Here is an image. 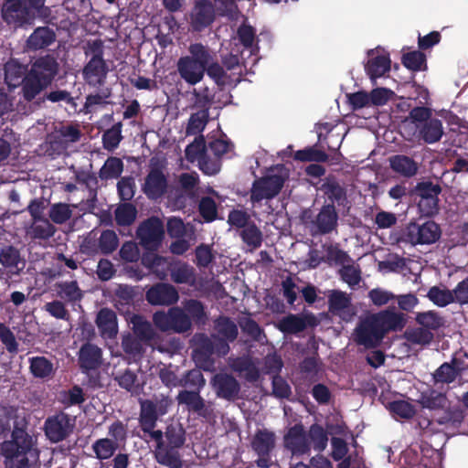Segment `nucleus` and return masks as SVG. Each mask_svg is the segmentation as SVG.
<instances>
[{
	"instance_id": "obj_9",
	"label": "nucleus",
	"mask_w": 468,
	"mask_h": 468,
	"mask_svg": "<svg viewBox=\"0 0 468 468\" xmlns=\"http://www.w3.org/2000/svg\"><path fill=\"white\" fill-rule=\"evenodd\" d=\"M74 428L75 420L63 411L48 417L44 422L45 435L53 443L66 440Z\"/></svg>"
},
{
	"instance_id": "obj_61",
	"label": "nucleus",
	"mask_w": 468,
	"mask_h": 468,
	"mask_svg": "<svg viewBox=\"0 0 468 468\" xmlns=\"http://www.w3.org/2000/svg\"><path fill=\"white\" fill-rule=\"evenodd\" d=\"M388 410L393 415L405 420L411 419L416 413L414 406L405 400H394L389 402Z\"/></svg>"
},
{
	"instance_id": "obj_20",
	"label": "nucleus",
	"mask_w": 468,
	"mask_h": 468,
	"mask_svg": "<svg viewBox=\"0 0 468 468\" xmlns=\"http://www.w3.org/2000/svg\"><path fill=\"white\" fill-rule=\"evenodd\" d=\"M328 310L345 322L351 321L356 314L351 307L350 298L342 291H332L328 297Z\"/></svg>"
},
{
	"instance_id": "obj_48",
	"label": "nucleus",
	"mask_w": 468,
	"mask_h": 468,
	"mask_svg": "<svg viewBox=\"0 0 468 468\" xmlns=\"http://www.w3.org/2000/svg\"><path fill=\"white\" fill-rule=\"evenodd\" d=\"M239 236L250 250L260 248L262 244V233L253 222L241 229Z\"/></svg>"
},
{
	"instance_id": "obj_63",
	"label": "nucleus",
	"mask_w": 468,
	"mask_h": 468,
	"mask_svg": "<svg viewBox=\"0 0 468 468\" xmlns=\"http://www.w3.org/2000/svg\"><path fill=\"white\" fill-rule=\"evenodd\" d=\"M198 211L206 222H212L217 218L218 207L215 200L210 197H204L199 201Z\"/></svg>"
},
{
	"instance_id": "obj_21",
	"label": "nucleus",
	"mask_w": 468,
	"mask_h": 468,
	"mask_svg": "<svg viewBox=\"0 0 468 468\" xmlns=\"http://www.w3.org/2000/svg\"><path fill=\"white\" fill-rule=\"evenodd\" d=\"M78 363L84 374L98 369L102 364V350L94 344H83L79 350Z\"/></svg>"
},
{
	"instance_id": "obj_51",
	"label": "nucleus",
	"mask_w": 468,
	"mask_h": 468,
	"mask_svg": "<svg viewBox=\"0 0 468 468\" xmlns=\"http://www.w3.org/2000/svg\"><path fill=\"white\" fill-rule=\"evenodd\" d=\"M122 124L121 122H119L103 133L102 144L104 149L108 151H113L119 146L121 141L122 140Z\"/></svg>"
},
{
	"instance_id": "obj_42",
	"label": "nucleus",
	"mask_w": 468,
	"mask_h": 468,
	"mask_svg": "<svg viewBox=\"0 0 468 468\" xmlns=\"http://www.w3.org/2000/svg\"><path fill=\"white\" fill-rule=\"evenodd\" d=\"M401 63L405 68L414 72L427 69V58L421 50L404 53L401 57Z\"/></svg>"
},
{
	"instance_id": "obj_27",
	"label": "nucleus",
	"mask_w": 468,
	"mask_h": 468,
	"mask_svg": "<svg viewBox=\"0 0 468 468\" xmlns=\"http://www.w3.org/2000/svg\"><path fill=\"white\" fill-rule=\"evenodd\" d=\"M444 134L442 122L440 119L432 118L425 123L420 124L415 130L414 135L419 141L432 144L439 142Z\"/></svg>"
},
{
	"instance_id": "obj_58",
	"label": "nucleus",
	"mask_w": 468,
	"mask_h": 468,
	"mask_svg": "<svg viewBox=\"0 0 468 468\" xmlns=\"http://www.w3.org/2000/svg\"><path fill=\"white\" fill-rule=\"evenodd\" d=\"M441 192V186L431 181L419 182L414 188V193L420 199L438 198Z\"/></svg>"
},
{
	"instance_id": "obj_34",
	"label": "nucleus",
	"mask_w": 468,
	"mask_h": 468,
	"mask_svg": "<svg viewBox=\"0 0 468 468\" xmlns=\"http://www.w3.org/2000/svg\"><path fill=\"white\" fill-rule=\"evenodd\" d=\"M22 261L20 251L13 245H5L0 249V264L12 274L18 275L22 268L18 264Z\"/></svg>"
},
{
	"instance_id": "obj_55",
	"label": "nucleus",
	"mask_w": 468,
	"mask_h": 468,
	"mask_svg": "<svg viewBox=\"0 0 468 468\" xmlns=\"http://www.w3.org/2000/svg\"><path fill=\"white\" fill-rule=\"evenodd\" d=\"M98 242L101 253L109 255L117 249L119 239L114 230L105 229L101 233Z\"/></svg>"
},
{
	"instance_id": "obj_2",
	"label": "nucleus",
	"mask_w": 468,
	"mask_h": 468,
	"mask_svg": "<svg viewBox=\"0 0 468 468\" xmlns=\"http://www.w3.org/2000/svg\"><path fill=\"white\" fill-rule=\"evenodd\" d=\"M33 438L25 428L14 426L11 439L0 445V452L4 457L5 468H34L29 461L33 452Z\"/></svg>"
},
{
	"instance_id": "obj_54",
	"label": "nucleus",
	"mask_w": 468,
	"mask_h": 468,
	"mask_svg": "<svg viewBox=\"0 0 468 468\" xmlns=\"http://www.w3.org/2000/svg\"><path fill=\"white\" fill-rule=\"evenodd\" d=\"M186 314L197 324H204L207 320V313L204 304L196 299L187 300L184 305Z\"/></svg>"
},
{
	"instance_id": "obj_47",
	"label": "nucleus",
	"mask_w": 468,
	"mask_h": 468,
	"mask_svg": "<svg viewBox=\"0 0 468 468\" xmlns=\"http://www.w3.org/2000/svg\"><path fill=\"white\" fill-rule=\"evenodd\" d=\"M169 275L176 283H188L195 279L194 269L186 263H172Z\"/></svg>"
},
{
	"instance_id": "obj_64",
	"label": "nucleus",
	"mask_w": 468,
	"mask_h": 468,
	"mask_svg": "<svg viewBox=\"0 0 468 468\" xmlns=\"http://www.w3.org/2000/svg\"><path fill=\"white\" fill-rule=\"evenodd\" d=\"M272 396L277 399H289L292 395V388L285 378L280 375H273L271 379Z\"/></svg>"
},
{
	"instance_id": "obj_30",
	"label": "nucleus",
	"mask_w": 468,
	"mask_h": 468,
	"mask_svg": "<svg viewBox=\"0 0 468 468\" xmlns=\"http://www.w3.org/2000/svg\"><path fill=\"white\" fill-rule=\"evenodd\" d=\"M55 288L57 296L71 305L80 303L83 298V292L77 281L57 282Z\"/></svg>"
},
{
	"instance_id": "obj_35",
	"label": "nucleus",
	"mask_w": 468,
	"mask_h": 468,
	"mask_svg": "<svg viewBox=\"0 0 468 468\" xmlns=\"http://www.w3.org/2000/svg\"><path fill=\"white\" fill-rule=\"evenodd\" d=\"M389 165L395 173L408 178L414 176L418 172V164L414 159L403 154L390 157Z\"/></svg>"
},
{
	"instance_id": "obj_29",
	"label": "nucleus",
	"mask_w": 468,
	"mask_h": 468,
	"mask_svg": "<svg viewBox=\"0 0 468 468\" xmlns=\"http://www.w3.org/2000/svg\"><path fill=\"white\" fill-rule=\"evenodd\" d=\"M4 20L15 27H20L27 20L28 12L21 0H12L2 7Z\"/></svg>"
},
{
	"instance_id": "obj_26",
	"label": "nucleus",
	"mask_w": 468,
	"mask_h": 468,
	"mask_svg": "<svg viewBox=\"0 0 468 468\" xmlns=\"http://www.w3.org/2000/svg\"><path fill=\"white\" fill-rule=\"evenodd\" d=\"M96 325L103 338L112 339L118 334L116 313L107 307L101 308L96 316Z\"/></svg>"
},
{
	"instance_id": "obj_16",
	"label": "nucleus",
	"mask_w": 468,
	"mask_h": 468,
	"mask_svg": "<svg viewBox=\"0 0 468 468\" xmlns=\"http://www.w3.org/2000/svg\"><path fill=\"white\" fill-rule=\"evenodd\" d=\"M168 189V180L161 168L152 167L142 185V191L151 200L164 197Z\"/></svg>"
},
{
	"instance_id": "obj_25",
	"label": "nucleus",
	"mask_w": 468,
	"mask_h": 468,
	"mask_svg": "<svg viewBox=\"0 0 468 468\" xmlns=\"http://www.w3.org/2000/svg\"><path fill=\"white\" fill-rule=\"evenodd\" d=\"M56 40L55 31L48 27H38L29 35L25 48L27 51L45 49Z\"/></svg>"
},
{
	"instance_id": "obj_38",
	"label": "nucleus",
	"mask_w": 468,
	"mask_h": 468,
	"mask_svg": "<svg viewBox=\"0 0 468 468\" xmlns=\"http://www.w3.org/2000/svg\"><path fill=\"white\" fill-rule=\"evenodd\" d=\"M215 330L226 343L234 342L239 335L237 324L228 316H219L214 322Z\"/></svg>"
},
{
	"instance_id": "obj_60",
	"label": "nucleus",
	"mask_w": 468,
	"mask_h": 468,
	"mask_svg": "<svg viewBox=\"0 0 468 468\" xmlns=\"http://www.w3.org/2000/svg\"><path fill=\"white\" fill-rule=\"evenodd\" d=\"M44 310L56 319L67 322L71 320V315L62 301L53 300L48 302L44 305Z\"/></svg>"
},
{
	"instance_id": "obj_7",
	"label": "nucleus",
	"mask_w": 468,
	"mask_h": 468,
	"mask_svg": "<svg viewBox=\"0 0 468 468\" xmlns=\"http://www.w3.org/2000/svg\"><path fill=\"white\" fill-rule=\"evenodd\" d=\"M404 239L411 245H430L441 236L439 224L433 220L410 222L403 233Z\"/></svg>"
},
{
	"instance_id": "obj_31",
	"label": "nucleus",
	"mask_w": 468,
	"mask_h": 468,
	"mask_svg": "<svg viewBox=\"0 0 468 468\" xmlns=\"http://www.w3.org/2000/svg\"><path fill=\"white\" fill-rule=\"evenodd\" d=\"M29 371L36 378L51 379L55 373L56 367L51 360L46 356H32L28 358Z\"/></svg>"
},
{
	"instance_id": "obj_18",
	"label": "nucleus",
	"mask_w": 468,
	"mask_h": 468,
	"mask_svg": "<svg viewBox=\"0 0 468 468\" xmlns=\"http://www.w3.org/2000/svg\"><path fill=\"white\" fill-rule=\"evenodd\" d=\"M145 299L151 305L169 306L177 303L179 295L173 285L159 282L151 286L146 291Z\"/></svg>"
},
{
	"instance_id": "obj_10",
	"label": "nucleus",
	"mask_w": 468,
	"mask_h": 468,
	"mask_svg": "<svg viewBox=\"0 0 468 468\" xmlns=\"http://www.w3.org/2000/svg\"><path fill=\"white\" fill-rule=\"evenodd\" d=\"M215 5L210 0H196L188 13V24L193 32H203L216 20Z\"/></svg>"
},
{
	"instance_id": "obj_8",
	"label": "nucleus",
	"mask_w": 468,
	"mask_h": 468,
	"mask_svg": "<svg viewBox=\"0 0 468 468\" xmlns=\"http://www.w3.org/2000/svg\"><path fill=\"white\" fill-rule=\"evenodd\" d=\"M286 177L282 175H267L255 179L250 189V202L261 203L263 199L271 200L280 194Z\"/></svg>"
},
{
	"instance_id": "obj_11",
	"label": "nucleus",
	"mask_w": 468,
	"mask_h": 468,
	"mask_svg": "<svg viewBox=\"0 0 468 468\" xmlns=\"http://www.w3.org/2000/svg\"><path fill=\"white\" fill-rule=\"evenodd\" d=\"M253 452L258 455L255 464L259 468H270L271 465V452L275 447V434L267 429L256 431L250 441Z\"/></svg>"
},
{
	"instance_id": "obj_4",
	"label": "nucleus",
	"mask_w": 468,
	"mask_h": 468,
	"mask_svg": "<svg viewBox=\"0 0 468 468\" xmlns=\"http://www.w3.org/2000/svg\"><path fill=\"white\" fill-rule=\"evenodd\" d=\"M188 51L189 55L178 58L176 69L181 79L187 84L196 85L203 80L211 55L208 48L202 43L191 44Z\"/></svg>"
},
{
	"instance_id": "obj_50",
	"label": "nucleus",
	"mask_w": 468,
	"mask_h": 468,
	"mask_svg": "<svg viewBox=\"0 0 468 468\" xmlns=\"http://www.w3.org/2000/svg\"><path fill=\"white\" fill-rule=\"evenodd\" d=\"M137 215V210L134 205L129 202L121 204L115 210V221L119 226L132 225Z\"/></svg>"
},
{
	"instance_id": "obj_24",
	"label": "nucleus",
	"mask_w": 468,
	"mask_h": 468,
	"mask_svg": "<svg viewBox=\"0 0 468 468\" xmlns=\"http://www.w3.org/2000/svg\"><path fill=\"white\" fill-rule=\"evenodd\" d=\"M213 387L218 398L234 400L240 390L239 381L227 373H218L213 378Z\"/></svg>"
},
{
	"instance_id": "obj_12",
	"label": "nucleus",
	"mask_w": 468,
	"mask_h": 468,
	"mask_svg": "<svg viewBox=\"0 0 468 468\" xmlns=\"http://www.w3.org/2000/svg\"><path fill=\"white\" fill-rule=\"evenodd\" d=\"M354 341L367 348L377 347L383 340V333L379 330L371 314L360 320L353 333Z\"/></svg>"
},
{
	"instance_id": "obj_56",
	"label": "nucleus",
	"mask_w": 468,
	"mask_h": 468,
	"mask_svg": "<svg viewBox=\"0 0 468 468\" xmlns=\"http://www.w3.org/2000/svg\"><path fill=\"white\" fill-rule=\"evenodd\" d=\"M207 154L206 141L203 135H199L189 144L185 150L186 158L189 162H195Z\"/></svg>"
},
{
	"instance_id": "obj_57",
	"label": "nucleus",
	"mask_w": 468,
	"mask_h": 468,
	"mask_svg": "<svg viewBox=\"0 0 468 468\" xmlns=\"http://www.w3.org/2000/svg\"><path fill=\"white\" fill-rule=\"evenodd\" d=\"M405 338L413 345H428L433 339V334L423 327L408 329L405 332Z\"/></svg>"
},
{
	"instance_id": "obj_43",
	"label": "nucleus",
	"mask_w": 468,
	"mask_h": 468,
	"mask_svg": "<svg viewBox=\"0 0 468 468\" xmlns=\"http://www.w3.org/2000/svg\"><path fill=\"white\" fill-rule=\"evenodd\" d=\"M200 369L197 367L186 372L179 381V386L187 388L190 391L200 392L206 385V379Z\"/></svg>"
},
{
	"instance_id": "obj_36",
	"label": "nucleus",
	"mask_w": 468,
	"mask_h": 468,
	"mask_svg": "<svg viewBox=\"0 0 468 468\" xmlns=\"http://www.w3.org/2000/svg\"><path fill=\"white\" fill-rule=\"evenodd\" d=\"M320 189L330 201L329 204L342 206L346 201V191L335 179H327Z\"/></svg>"
},
{
	"instance_id": "obj_22",
	"label": "nucleus",
	"mask_w": 468,
	"mask_h": 468,
	"mask_svg": "<svg viewBox=\"0 0 468 468\" xmlns=\"http://www.w3.org/2000/svg\"><path fill=\"white\" fill-rule=\"evenodd\" d=\"M314 227L315 233L326 235L336 229L338 225V214L335 206L333 204H324L322 206L314 220Z\"/></svg>"
},
{
	"instance_id": "obj_5",
	"label": "nucleus",
	"mask_w": 468,
	"mask_h": 468,
	"mask_svg": "<svg viewBox=\"0 0 468 468\" xmlns=\"http://www.w3.org/2000/svg\"><path fill=\"white\" fill-rule=\"evenodd\" d=\"M192 357L197 367L205 371L213 368L215 360L213 356H225L230 350L229 346L225 340L218 336L213 338L204 333L196 334L192 338Z\"/></svg>"
},
{
	"instance_id": "obj_23",
	"label": "nucleus",
	"mask_w": 468,
	"mask_h": 468,
	"mask_svg": "<svg viewBox=\"0 0 468 468\" xmlns=\"http://www.w3.org/2000/svg\"><path fill=\"white\" fill-rule=\"evenodd\" d=\"M5 80L9 87L21 86V94L25 100V87L29 68L17 59L11 58L5 64Z\"/></svg>"
},
{
	"instance_id": "obj_3",
	"label": "nucleus",
	"mask_w": 468,
	"mask_h": 468,
	"mask_svg": "<svg viewBox=\"0 0 468 468\" xmlns=\"http://www.w3.org/2000/svg\"><path fill=\"white\" fill-rule=\"evenodd\" d=\"M417 402L433 411L432 420L440 425L459 426L464 419L463 411L458 406H452L444 393L429 388L420 394Z\"/></svg>"
},
{
	"instance_id": "obj_52",
	"label": "nucleus",
	"mask_w": 468,
	"mask_h": 468,
	"mask_svg": "<svg viewBox=\"0 0 468 468\" xmlns=\"http://www.w3.org/2000/svg\"><path fill=\"white\" fill-rule=\"evenodd\" d=\"M293 159L300 162L324 163L328 161V154L324 151L309 146L296 151Z\"/></svg>"
},
{
	"instance_id": "obj_46",
	"label": "nucleus",
	"mask_w": 468,
	"mask_h": 468,
	"mask_svg": "<svg viewBox=\"0 0 468 468\" xmlns=\"http://www.w3.org/2000/svg\"><path fill=\"white\" fill-rule=\"evenodd\" d=\"M455 363L456 359L453 358L452 363L441 364L432 375L434 382L445 384L453 382L459 374V370L454 366Z\"/></svg>"
},
{
	"instance_id": "obj_45",
	"label": "nucleus",
	"mask_w": 468,
	"mask_h": 468,
	"mask_svg": "<svg viewBox=\"0 0 468 468\" xmlns=\"http://www.w3.org/2000/svg\"><path fill=\"white\" fill-rule=\"evenodd\" d=\"M426 296L439 307H445L450 303H455L452 291L437 285L431 287Z\"/></svg>"
},
{
	"instance_id": "obj_33",
	"label": "nucleus",
	"mask_w": 468,
	"mask_h": 468,
	"mask_svg": "<svg viewBox=\"0 0 468 468\" xmlns=\"http://www.w3.org/2000/svg\"><path fill=\"white\" fill-rule=\"evenodd\" d=\"M154 409V400L144 399L140 401V414L138 420L143 431H150L155 428L160 416Z\"/></svg>"
},
{
	"instance_id": "obj_17",
	"label": "nucleus",
	"mask_w": 468,
	"mask_h": 468,
	"mask_svg": "<svg viewBox=\"0 0 468 468\" xmlns=\"http://www.w3.org/2000/svg\"><path fill=\"white\" fill-rule=\"evenodd\" d=\"M371 315L379 330L382 331L384 337L389 332L402 330L406 324L404 314L397 312L395 307H388Z\"/></svg>"
},
{
	"instance_id": "obj_6",
	"label": "nucleus",
	"mask_w": 468,
	"mask_h": 468,
	"mask_svg": "<svg viewBox=\"0 0 468 468\" xmlns=\"http://www.w3.org/2000/svg\"><path fill=\"white\" fill-rule=\"evenodd\" d=\"M165 443L161 451H156V462L168 468H182L183 461L178 450L186 441V431L181 426L168 425L165 432Z\"/></svg>"
},
{
	"instance_id": "obj_39",
	"label": "nucleus",
	"mask_w": 468,
	"mask_h": 468,
	"mask_svg": "<svg viewBox=\"0 0 468 468\" xmlns=\"http://www.w3.org/2000/svg\"><path fill=\"white\" fill-rule=\"evenodd\" d=\"M415 321L428 331H437L445 325V318L436 311L417 313Z\"/></svg>"
},
{
	"instance_id": "obj_1",
	"label": "nucleus",
	"mask_w": 468,
	"mask_h": 468,
	"mask_svg": "<svg viewBox=\"0 0 468 468\" xmlns=\"http://www.w3.org/2000/svg\"><path fill=\"white\" fill-rule=\"evenodd\" d=\"M59 73V63L51 54L39 56L31 61L25 87V101L31 102L50 87Z\"/></svg>"
},
{
	"instance_id": "obj_13",
	"label": "nucleus",
	"mask_w": 468,
	"mask_h": 468,
	"mask_svg": "<svg viewBox=\"0 0 468 468\" xmlns=\"http://www.w3.org/2000/svg\"><path fill=\"white\" fill-rule=\"evenodd\" d=\"M164 224L157 217H151L140 224L136 236L142 246L146 249H156L163 240Z\"/></svg>"
},
{
	"instance_id": "obj_44",
	"label": "nucleus",
	"mask_w": 468,
	"mask_h": 468,
	"mask_svg": "<svg viewBox=\"0 0 468 468\" xmlns=\"http://www.w3.org/2000/svg\"><path fill=\"white\" fill-rule=\"evenodd\" d=\"M209 119V112L207 109H201L200 111L194 112L190 115L188 123L186 129L187 135H196L202 133Z\"/></svg>"
},
{
	"instance_id": "obj_41",
	"label": "nucleus",
	"mask_w": 468,
	"mask_h": 468,
	"mask_svg": "<svg viewBox=\"0 0 468 468\" xmlns=\"http://www.w3.org/2000/svg\"><path fill=\"white\" fill-rule=\"evenodd\" d=\"M171 331L175 333H186L190 330L192 322L186 312L179 307L170 308Z\"/></svg>"
},
{
	"instance_id": "obj_37",
	"label": "nucleus",
	"mask_w": 468,
	"mask_h": 468,
	"mask_svg": "<svg viewBox=\"0 0 468 468\" xmlns=\"http://www.w3.org/2000/svg\"><path fill=\"white\" fill-rule=\"evenodd\" d=\"M131 323L133 324V331L135 336L141 341L149 343L155 338L156 333L153 328L152 324L144 319V316L134 314L131 319Z\"/></svg>"
},
{
	"instance_id": "obj_15",
	"label": "nucleus",
	"mask_w": 468,
	"mask_h": 468,
	"mask_svg": "<svg viewBox=\"0 0 468 468\" xmlns=\"http://www.w3.org/2000/svg\"><path fill=\"white\" fill-rule=\"evenodd\" d=\"M284 446L294 456L309 455L311 447L303 424L291 427L283 438Z\"/></svg>"
},
{
	"instance_id": "obj_40",
	"label": "nucleus",
	"mask_w": 468,
	"mask_h": 468,
	"mask_svg": "<svg viewBox=\"0 0 468 468\" xmlns=\"http://www.w3.org/2000/svg\"><path fill=\"white\" fill-rule=\"evenodd\" d=\"M307 437L310 447H313L315 452H322L325 450L328 442V432L323 426L318 423L312 424L307 432Z\"/></svg>"
},
{
	"instance_id": "obj_49",
	"label": "nucleus",
	"mask_w": 468,
	"mask_h": 468,
	"mask_svg": "<svg viewBox=\"0 0 468 468\" xmlns=\"http://www.w3.org/2000/svg\"><path fill=\"white\" fill-rule=\"evenodd\" d=\"M123 171V163L119 157H109L99 172L101 179H113L121 176Z\"/></svg>"
},
{
	"instance_id": "obj_19",
	"label": "nucleus",
	"mask_w": 468,
	"mask_h": 468,
	"mask_svg": "<svg viewBox=\"0 0 468 468\" xmlns=\"http://www.w3.org/2000/svg\"><path fill=\"white\" fill-rule=\"evenodd\" d=\"M108 71L105 59L90 58L82 69V76L90 87L99 88L105 84Z\"/></svg>"
},
{
	"instance_id": "obj_28",
	"label": "nucleus",
	"mask_w": 468,
	"mask_h": 468,
	"mask_svg": "<svg viewBox=\"0 0 468 468\" xmlns=\"http://www.w3.org/2000/svg\"><path fill=\"white\" fill-rule=\"evenodd\" d=\"M176 400L179 405L185 406L189 412L201 417L207 415L206 401L198 391L180 390L176 396Z\"/></svg>"
},
{
	"instance_id": "obj_32",
	"label": "nucleus",
	"mask_w": 468,
	"mask_h": 468,
	"mask_svg": "<svg viewBox=\"0 0 468 468\" xmlns=\"http://www.w3.org/2000/svg\"><path fill=\"white\" fill-rule=\"evenodd\" d=\"M391 60L388 54L370 58L365 65V70L371 80L384 76L390 70Z\"/></svg>"
},
{
	"instance_id": "obj_62",
	"label": "nucleus",
	"mask_w": 468,
	"mask_h": 468,
	"mask_svg": "<svg viewBox=\"0 0 468 468\" xmlns=\"http://www.w3.org/2000/svg\"><path fill=\"white\" fill-rule=\"evenodd\" d=\"M142 342L136 336L130 334L123 335L122 339V348L123 352L133 357H139L143 355L144 348Z\"/></svg>"
},
{
	"instance_id": "obj_14",
	"label": "nucleus",
	"mask_w": 468,
	"mask_h": 468,
	"mask_svg": "<svg viewBox=\"0 0 468 468\" xmlns=\"http://www.w3.org/2000/svg\"><path fill=\"white\" fill-rule=\"evenodd\" d=\"M317 324L318 320L312 313L289 314L278 321L276 327L284 335H298L307 327H315Z\"/></svg>"
},
{
	"instance_id": "obj_59",
	"label": "nucleus",
	"mask_w": 468,
	"mask_h": 468,
	"mask_svg": "<svg viewBox=\"0 0 468 468\" xmlns=\"http://www.w3.org/2000/svg\"><path fill=\"white\" fill-rule=\"evenodd\" d=\"M48 216L54 223L60 225L71 218L72 211L68 204L59 202L50 207Z\"/></svg>"
},
{
	"instance_id": "obj_53",
	"label": "nucleus",
	"mask_w": 468,
	"mask_h": 468,
	"mask_svg": "<svg viewBox=\"0 0 468 468\" xmlns=\"http://www.w3.org/2000/svg\"><path fill=\"white\" fill-rule=\"evenodd\" d=\"M118 447L119 445L109 438L99 439L92 444V450L99 460L111 458Z\"/></svg>"
}]
</instances>
